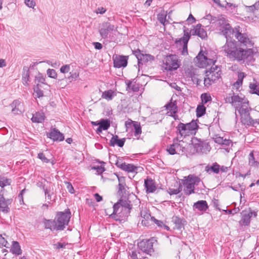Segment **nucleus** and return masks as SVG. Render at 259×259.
<instances>
[{
  "mask_svg": "<svg viewBox=\"0 0 259 259\" xmlns=\"http://www.w3.org/2000/svg\"><path fill=\"white\" fill-rule=\"evenodd\" d=\"M116 159L115 160V164L119 168L121 169V165H123V163H125V162H122L121 159L119 158L116 157Z\"/></svg>",
  "mask_w": 259,
  "mask_h": 259,
  "instance_id": "e2e57ef3",
  "label": "nucleus"
},
{
  "mask_svg": "<svg viewBox=\"0 0 259 259\" xmlns=\"http://www.w3.org/2000/svg\"><path fill=\"white\" fill-rule=\"evenodd\" d=\"M205 170L207 172H213L214 174H219L220 172V165L217 162L213 163L211 166H206Z\"/></svg>",
  "mask_w": 259,
  "mask_h": 259,
  "instance_id": "2f4dec72",
  "label": "nucleus"
},
{
  "mask_svg": "<svg viewBox=\"0 0 259 259\" xmlns=\"http://www.w3.org/2000/svg\"><path fill=\"white\" fill-rule=\"evenodd\" d=\"M38 158L44 162L48 163L49 162V160L46 157L45 155L43 153H39L38 154Z\"/></svg>",
  "mask_w": 259,
  "mask_h": 259,
  "instance_id": "bf43d9fd",
  "label": "nucleus"
},
{
  "mask_svg": "<svg viewBox=\"0 0 259 259\" xmlns=\"http://www.w3.org/2000/svg\"><path fill=\"white\" fill-rule=\"evenodd\" d=\"M197 127L198 125L196 122L193 120L187 124L179 123L177 129L181 137H186L192 135L195 132V131L197 130Z\"/></svg>",
  "mask_w": 259,
  "mask_h": 259,
  "instance_id": "6e6552de",
  "label": "nucleus"
},
{
  "mask_svg": "<svg viewBox=\"0 0 259 259\" xmlns=\"http://www.w3.org/2000/svg\"><path fill=\"white\" fill-rule=\"evenodd\" d=\"M100 126L103 130H107L110 126V121L109 119H101L100 121Z\"/></svg>",
  "mask_w": 259,
  "mask_h": 259,
  "instance_id": "4c0bfd02",
  "label": "nucleus"
},
{
  "mask_svg": "<svg viewBox=\"0 0 259 259\" xmlns=\"http://www.w3.org/2000/svg\"><path fill=\"white\" fill-rule=\"evenodd\" d=\"M225 56L232 61L239 62L251 63L254 61V52L252 49H244L235 40L226 39V42L223 47Z\"/></svg>",
  "mask_w": 259,
  "mask_h": 259,
  "instance_id": "f257e3e1",
  "label": "nucleus"
},
{
  "mask_svg": "<svg viewBox=\"0 0 259 259\" xmlns=\"http://www.w3.org/2000/svg\"><path fill=\"white\" fill-rule=\"evenodd\" d=\"M176 144L175 141L172 144H171L167 146L166 151L168 152L169 154L171 155H174L175 154H177V150L176 148Z\"/></svg>",
  "mask_w": 259,
  "mask_h": 259,
  "instance_id": "c03bdc74",
  "label": "nucleus"
},
{
  "mask_svg": "<svg viewBox=\"0 0 259 259\" xmlns=\"http://www.w3.org/2000/svg\"><path fill=\"white\" fill-rule=\"evenodd\" d=\"M184 36L179 39L176 40V44L177 46H182V54L185 56L188 54V42L190 38V34L189 32L185 29L184 30Z\"/></svg>",
  "mask_w": 259,
  "mask_h": 259,
  "instance_id": "f8f14e48",
  "label": "nucleus"
},
{
  "mask_svg": "<svg viewBox=\"0 0 259 259\" xmlns=\"http://www.w3.org/2000/svg\"><path fill=\"white\" fill-rule=\"evenodd\" d=\"M154 241L155 240L153 238L143 240L138 243V247L142 251L148 254L153 251Z\"/></svg>",
  "mask_w": 259,
  "mask_h": 259,
  "instance_id": "a211bd4d",
  "label": "nucleus"
},
{
  "mask_svg": "<svg viewBox=\"0 0 259 259\" xmlns=\"http://www.w3.org/2000/svg\"><path fill=\"white\" fill-rule=\"evenodd\" d=\"M7 241L5 239L4 237L2 236V235L0 234V246L8 247V246H7Z\"/></svg>",
  "mask_w": 259,
  "mask_h": 259,
  "instance_id": "052dcab7",
  "label": "nucleus"
},
{
  "mask_svg": "<svg viewBox=\"0 0 259 259\" xmlns=\"http://www.w3.org/2000/svg\"><path fill=\"white\" fill-rule=\"evenodd\" d=\"M31 120L33 122L41 123L45 120V115L42 112H37L32 114Z\"/></svg>",
  "mask_w": 259,
  "mask_h": 259,
  "instance_id": "c85d7f7f",
  "label": "nucleus"
},
{
  "mask_svg": "<svg viewBox=\"0 0 259 259\" xmlns=\"http://www.w3.org/2000/svg\"><path fill=\"white\" fill-rule=\"evenodd\" d=\"M193 207L201 211H205L208 208L207 203L205 200H199L194 203Z\"/></svg>",
  "mask_w": 259,
  "mask_h": 259,
  "instance_id": "bb28decb",
  "label": "nucleus"
},
{
  "mask_svg": "<svg viewBox=\"0 0 259 259\" xmlns=\"http://www.w3.org/2000/svg\"><path fill=\"white\" fill-rule=\"evenodd\" d=\"M242 214V218L240 221V223L242 224L248 226L249 225L250 222V218L253 216L254 218H255L257 216V213L255 211H253L249 210V212H247L246 211H243L241 212Z\"/></svg>",
  "mask_w": 259,
  "mask_h": 259,
  "instance_id": "aec40b11",
  "label": "nucleus"
},
{
  "mask_svg": "<svg viewBox=\"0 0 259 259\" xmlns=\"http://www.w3.org/2000/svg\"><path fill=\"white\" fill-rule=\"evenodd\" d=\"M141 215L144 219H153L150 214L148 213L146 210H142L141 211Z\"/></svg>",
  "mask_w": 259,
  "mask_h": 259,
  "instance_id": "6e6d98bb",
  "label": "nucleus"
},
{
  "mask_svg": "<svg viewBox=\"0 0 259 259\" xmlns=\"http://www.w3.org/2000/svg\"><path fill=\"white\" fill-rule=\"evenodd\" d=\"M11 251L16 255H20L22 253V250L19 243L17 241H13Z\"/></svg>",
  "mask_w": 259,
  "mask_h": 259,
  "instance_id": "7c9ffc66",
  "label": "nucleus"
},
{
  "mask_svg": "<svg viewBox=\"0 0 259 259\" xmlns=\"http://www.w3.org/2000/svg\"><path fill=\"white\" fill-rule=\"evenodd\" d=\"M226 102L232 104L236 109H240V107H242L245 104H248L246 99L239 97L238 95H233L232 97H227L226 99Z\"/></svg>",
  "mask_w": 259,
  "mask_h": 259,
  "instance_id": "4468645a",
  "label": "nucleus"
},
{
  "mask_svg": "<svg viewBox=\"0 0 259 259\" xmlns=\"http://www.w3.org/2000/svg\"><path fill=\"white\" fill-rule=\"evenodd\" d=\"M133 53L138 59L139 67L143 63L151 62L154 60V56L150 54H144L139 49L133 51Z\"/></svg>",
  "mask_w": 259,
  "mask_h": 259,
  "instance_id": "2eb2a0df",
  "label": "nucleus"
},
{
  "mask_svg": "<svg viewBox=\"0 0 259 259\" xmlns=\"http://www.w3.org/2000/svg\"><path fill=\"white\" fill-rule=\"evenodd\" d=\"M121 208L122 211H126V213H129L132 208V205L130 204V201L126 199H120L113 206V214L118 213V209Z\"/></svg>",
  "mask_w": 259,
  "mask_h": 259,
  "instance_id": "ddd939ff",
  "label": "nucleus"
},
{
  "mask_svg": "<svg viewBox=\"0 0 259 259\" xmlns=\"http://www.w3.org/2000/svg\"><path fill=\"white\" fill-rule=\"evenodd\" d=\"M41 85L40 84L37 83L36 87L34 88V90L36 94V96L38 98L42 97L44 95L43 91L39 89V87Z\"/></svg>",
  "mask_w": 259,
  "mask_h": 259,
  "instance_id": "49530a36",
  "label": "nucleus"
},
{
  "mask_svg": "<svg viewBox=\"0 0 259 259\" xmlns=\"http://www.w3.org/2000/svg\"><path fill=\"white\" fill-rule=\"evenodd\" d=\"M47 73L49 77L56 78L57 77V73L53 69H48L47 71Z\"/></svg>",
  "mask_w": 259,
  "mask_h": 259,
  "instance_id": "09e8293b",
  "label": "nucleus"
},
{
  "mask_svg": "<svg viewBox=\"0 0 259 259\" xmlns=\"http://www.w3.org/2000/svg\"><path fill=\"white\" fill-rule=\"evenodd\" d=\"M158 20L161 24L164 25L166 20V15L163 14L158 15Z\"/></svg>",
  "mask_w": 259,
  "mask_h": 259,
  "instance_id": "680f3d73",
  "label": "nucleus"
},
{
  "mask_svg": "<svg viewBox=\"0 0 259 259\" xmlns=\"http://www.w3.org/2000/svg\"><path fill=\"white\" fill-rule=\"evenodd\" d=\"M225 56L232 61L239 62L251 63L254 61V52L252 49H244L235 40L226 39V42L223 47Z\"/></svg>",
  "mask_w": 259,
  "mask_h": 259,
  "instance_id": "f03ea898",
  "label": "nucleus"
},
{
  "mask_svg": "<svg viewBox=\"0 0 259 259\" xmlns=\"http://www.w3.org/2000/svg\"><path fill=\"white\" fill-rule=\"evenodd\" d=\"M93 45L94 46L95 48L97 50H101L103 47L102 45L98 42H94Z\"/></svg>",
  "mask_w": 259,
  "mask_h": 259,
  "instance_id": "774afa93",
  "label": "nucleus"
},
{
  "mask_svg": "<svg viewBox=\"0 0 259 259\" xmlns=\"http://www.w3.org/2000/svg\"><path fill=\"white\" fill-rule=\"evenodd\" d=\"M117 31V27L109 22H105L102 24L101 27L99 29L100 34L103 38L106 39L109 38L111 41H113L115 38L113 35L114 32Z\"/></svg>",
  "mask_w": 259,
  "mask_h": 259,
  "instance_id": "423d86ee",
  "label": "nucleus"
},
{
  "mask_svg": "<svg viewBox=\"0 0 259 259\" xmlns=\"http://www.w3.org/2000/svg\"><path fill=\"white\" fill-rule=\"evenodd\" d=\"M217 25L219 27L221 33L225 36L226 39L230 38L234 35L239 42L247 47H251L253 46V42L251 37L246 33H242L239 26L235 27L234 29L227 22L223 17L218 19Z\"/></svg>",
  "mask_w": 259,
  "mask_h": 259,
  "instance_id": "20e7f679",
  "label": "nucleus"
},
{
  "mask_svg": "<svg viewBox=\"0 0 259 259\" xmlns=\"http://www.w3.org/2000/svg\"><path fill=\"white\" fill-rule=\"evenodd\" d=\"M12 107H18L20 108L21 106V102L20 101L16 100H14L13 103L11 104Z\"/></svg>",
  "mask_w": 259,
  "mask_h": 259,
  "instance_id": "0e129e2a",
  "label": "nucleus"
},
{
  "mask_svg": "<svg viewBox=\"0 0 259 259\" xmlns=\"http://www.w3.org/2000/svg\"><path fill=\"white\" fill-rule=\"evenodd\" d=\"M246 11L248 12L255 13L256 11L259 10V2H256L254 4L245 7Z\"/></svg>",
  "mask_w": 259,
  "mask_h": 259,
  "instance_id": "f704fd0d",
  "label": "nucleus"
},
{
  "mask_svg": "<svg viewBox=\"0 0 259 259\" xmlns=\"http://www.w3.org/2000/svg\"><path fill=\"white\" fill-rule=\"evenodd\" d=\"M133 125L134 126V129L133 130H134V136L139 139L138 137L141 135L142 133L141 125L137 123H134Z\"/></svg>",
  "mask_w": 259,
  "mask_h": 259,
  "instance_id": "e433bc0d",
  "label": "nucleus"
},
{
  "mask_svg": "<svg viewBox=\"0 0 259 259\" xmlns=\"http://www.w3.org/2000/svg\"><path fill=\"white\" fill-rule=\"evenodd\" d=\"M211 80L209 79L208 76H207V78H205L204 80V84L205 86L210 85L212 83H213Z\"/></svg>",
  "mask_w": 259,
  "mask_h": 259,
  "instance_id": "338daca9",
  "label": "nucleus"
},
{
  "mask_svg": "<svg viewBox=\"0 0 259 259\" xmlns=\"http://www.w3.org/2000/svg\"><path fill=\"white\" fill-rule=\"evenodd\" d=\"M176 141L177 142L175 141V147L178 154L183 155L186 152V149H187L189 146L191 147V146L189 145L187 143L183 141V140L178 141V140L177 139Z\"/></svg>",
  "mask_w": 259,
  "mask_h": 259,
  "instance_id": "4be33fe9",
  "label": "nucleus"
},
{
  "mask_svg": "<svg viewBox=\"0 0 259 259\" xmlns=\"http://www.w3.org/2000/svg\"><path fill=\"white\" fill-rule=\"evenodd\" d=\"M200 181V179L197 177L189 176L183 182V184L185 186V193L187 195L194 193L195 186L198 185Z\"/></svg>",
  "mask_w": 259,
  "mask_h": 259,
  "instance_id": "1a4fd4ad",
  "label": "nucleus"
},
{
  "mask_svg": "<svg viewBox=\"0 0 259 259\" xmlns=\"http://www.w3.org/2000/svg\"><path fill=\"white\" fill-rule=\"evenodd\" d=\"M202 102L204 104L207 103L211 100L210 96L206 93L202 94L201 96Z\"/></svg>",
  "mask_w": 259,
  "mask_h": 259,
  "instance_id": "de8ad7c7",
  "label": "nucleus"
},
{
  "mask_svg": "<svg viewBox=\"0 0 259 259\" xmlns=\"http://www.w3.org/2000/svg\"><path fill=\"white\" fill-rule=\"evenodd\" d=\"M22 81L24 85H27L28 84V82L29 81V69H27L26 71H25L22 76Z\"/></svg>",
  "mask_w": 259,
  "mask_h": 259,
  "instance_id": "79ce46f5",
  "label": "nucleus"
},
{
  "mask_svg": "<svg viewBox=\"0 0 259 259\" xmlns=\"http://www.w3.org/2000/svg\"><path fill=\"white\" fill-rule=\"evenodd\" d=\"M25 4L28 7L34 9L36 5L34 0H24Z\"/></svg>",
  "mask_w": 259,
  "mask_h": 259,
  "instance_id": "603ef678",
  "label": "nucleus"
},
{
  "mask_svg": "<svg viewBox=\"0 0 259 259\" xmlns=\"http://www.w3.org/2000/svg\"><path fill=\"white\" fill-rule=\"evenodd\" d=\"M11 183V179L7 178L4 176L0 175V187L2 188H3L7 186L10 185Z\"/></svg>",
  "mask_w": 259,
  "mask_h": 259,
  "instance_id": "72a5a7b5",
  "label": "nucleus"
},
{
  "mask_svg": "<svg viewBox=\"0 0 259 259\" xmlns=\"http://www.w3.org/2000/svg\"><path fill=\"white\" fill-rule=\"evenodd\" d=\"M165 107L166 108V109L169 111L170 113L168 115L170 116H173L174 114H176L177 112V106L176 101H171L169 103L165 105Z\"/></svg>",
  "mask_w": 259,
  "mask_h": 259,
  "instance_id": "cd10ccee",
  "label": "nucleus"
},
{
  "mask_svg": "<svg viewBox=\"0 0 259 259\" xmlns=\"http://www.w3.org/2000/svg\"><path fill=\"white\" fill-rule=\"evenodd\" d=\"M70 70V65L68 64L63 65L60 69V72L63 73H68V72H69Z\"/></svg>",
  "mask_w": 259,
  "mask_h": 259,
  "instance_id": "5fc2aeb1",
  "label": "nucleus"
},
{
  "mask_svg": "<svg viewBox=\"0 0 259 259\" xmlns=\"http://www.w3.org/2000/svg\"><path fill=\"white\" fill-rule=\"evenodd\" d=\"M43 189H44V192H45V194L46 195V199H47L50 201H52V194H53V193L51 192L50 190H49L47 189H45L44 187L43 188Z\"/></svg>",
  "mask_w": 259,
  "mask_h": 259,
  "instance_id": "864d4df0",
  "label": "nucleus"
},
{
  "mask_svg": "<svg viewBox=\"0 0 259 259\" xmlns=\"http://www.w3.org/2000/svg\"><path fill=\"white\" fill-rule=\"evenodd\" d=\"M245 77V74L243 72H240L238 75V80L236 81V83L242 84L243 78Z\"/></svg>",
  "mask_w": 259,
  "mask_h": 259,
  "instance_id": "4d7b16f0",
  "label": "nucleus"
},
{
  "mask_svg": "<svg viewBox=\"0 0 259 259\" xmlns=\"http://www.w3.org/2000/svg\"><path fill=\"white\" fill-rule=\"evenodd\" d=\"M12 202V199L6 200L3 195L0 194V209L3 212L7 213L9 211L10 208L8 205L11 204Z\"/></svg>",
  "mask_w": 259,
  "mask_h": 259,
  "instance_id": "5701e85b",
  "label": "nucleus"
},
{
  "mask_svg": "<svg viewBox=\"0 0 259 259\" xmlns=\"http://www.w3.org/2000/svg\"><path fill=\"white\" fill-rule=\"evenodd\" d=\"M48 137L54 141H62L64 139L63 134L56 128L52 130L51 132L49 134Z\"/></svg>",
  "mask_w": 259,
  "mask_h": 259,
  "instance_id": "b1692460",
  "label": "nucleus"
},
{
  "mask_svg": "<svg viewBox=\"0 0 259 259\" xmlns=\"http://www.w3.org/2000/svg\"><path fill=\"white\" fill-rule=\"evenodd\" d=\"M127 85V90H131L134 92H137L140 89V84L138 83H136L135 82H133L132 81H128L126 82Z\"/></svg>",
  "mask_w": 259,
  "mask_h": 259,
  "instance_id": "473e14b6",
  "label": "nucleus"
},
{
  "mask_svg": "<svg viewBox=\"0 0 259 259\" xmlns=\"http://www.w3.org/2000/svg\"><path fill=\"white\" fill-rule=\"evenodd\" d=\"M79 76V73L78 71H76L74 72H70V75L67 78L69 80V82H71L73 80H76Z\"/></svg>",
  "mask_w": 259,
  "mask_h": 259,
  "instance_id": "a18cd8bd",
  "label": "nucleus"
},
{
  "mask_svg": "<svg viewBox=\"0 0 259 259\" xmlns=\"http://www.w3.org/2000/svg\"><path fill=\"white\" fill-rule=\"evenodd\" d=\"M249 88L252 94H255L259 96V84L250 83L249 84Z\"/></svg>",
  "mask_w": 259,
  "mask_h": 259,
  "instance_id": "37998d69",
  "label": "nucleus"
},
{
  "mask_svg": "<svg viewBox=\"0 0 259 259\" xmlns=\"http://www.w3.org/2000/svg\"><path fill=\"white\" fill-rule=\"evenodd\" d=\"M144 185L147 193H153L156 189L154 182L151 179L145 180Z\"/></svg>",
  "mask_w": 259,
  "mask_h": 259,
  "instance_id": "393cba45",
  "label": "nucleus"
},
{
  "mask_svg": "<svg viewBox=\"0 0 259 259\" xmlns=\"http://www.w3.org/2000/svg\"><path fill=\"white\" fill-rule=\"evenodd\" d=\"M195 63L200 68H204L208 65H214L216 60L214 59H208L207 57L200 52L195 58Z\"/></svg>",
  "mask_w": 259,
  "mask_h": 259,
  "instance_id": "9b49d317",
  "label": "nucleus"
},
{
  "mask_svg": "<svg viewBox=\"0 0 259 259\" xmlns=\"http://www.w3.org/2000/svg\"><path fill=\"white\" fill-rule=\"evenodd\" d=\"M71 213L69 209L65 212H59L58 213L56 218L54 220H44V226L46 229H50L51 231L63 230L66 226L68 225Z\"/></svg>",
  "mask_w": 259,
  "mask_h": 259,
  "instance_id": "39448f33",
  "label": "nucleus"
},
{
  "mask_svg": "<svg viewBox=\"0 0 259 259\" xmlns=\"http://www.w3.org/2000/svg\"><path fill=\"white\" fill-rule=\"evenodd\" d=\"M249 164L252 166H257L259 163L255 160V158L253 155V152L252 151L250 153L248 157Z\"/></svg>",
  "mask_w": 259,
  "mask_h": 259,
  "instance_id": "58836bf2",
  "label": "nucleus"
},
{
  "mask_svg": "<svg viewBox=\"0 0 259 259\" xmlns=\"http://www.w3.org/2000/svg\"><path fill=\"white\" fill-rule=\"evenodd\" d=\"M114 96V92L112 90L105 91L102 94V98L109 101L111 100Z\"/></svg>",
  "mask_w": 259,
  "mask_h": 259,
  "instance_id": "c9c22d12",
  "label": "nucleus"
},
{
  "mask_svg": "<svg viewBox=\"0 0 259 259\" xmlns=\"http://www.w3.org/2000/svg\"><path fill=\"white\" fill-rule=\"evenodd\" d=\"M182 190V186L180 184L179 188L177 189L169 188L168 192L170 195L178 194Z\"/></svg>",
  "mask_w": 259,
  "mask_h": 259,
  "instance_id": "8fccbe9b",
  "label": "nucleus"
},
{
  "mask_svg": "<svg viewBox=\"0 0 259 259\" xmlns=\"http://www.w3.org/2000/svg\"><path fill=\"white\" fill-rule=\"evenodd\" d=\"M190 33L193 35H197L202 39L207 37L206 31L202 28V26L200 24L196 25L193 29L191 30Z\"/></svg>",
  "mask_w": 259,
  "mask_h": 259,
  "instance_id": "412c9836",
  "label": "nucleus"
},
{
  "mask_svg": "<svg viewBox=\"0 0 259 259\" xmlns=\"http://www.w3.org/2000/svg\"><path fill=\"white\" fill-rule=\"evenodd\" d=\"M66 185V188L68 190V191L71 194H73L74 193V188L72 185V184L69 183V182H65Z\"/></svg>",
  "mask_w": 259,
  "mask_h": 259,
  "instance_id": "13d9d810",
  "label": "nucleus"
},
{
  "mask_svg": "<svg viewBox=\"0 0 259 259\" xmlns=\"http://www.w3.org/2000/svg\"><path fill=\"white\" fill-rule=\"evenodd\" d=\"M241 116V121L242 124L246 126H255V123L257 122L255 119H252L249 113L251 110L248 107V104H245L238 109Z\"/></svg>",
  "mask_w": 259,
  "mask_h": 259,
  "instance_id": "0eeeda50",
  "label": "nucleus"
},
{
  "mask_svg": "<svg viewBox=\"0 0 259 259\" xmlns=\"http://www.w3.org/2000/svg\"><path fill=\"white\" fill-rule=\"evenodd\" d=\"M172 222L176 225V227L178 229H181L183 228L182 220L178 217H175L172 218Z\"/></svg>",
  "mask_w": 259,
  "mask_h": 259,
  "instance_id": "ea45409f",
  "label": "nucleus"
},
{
  "mask_svg": "<svg viewBox=\"0 0 259 259\" xmlns=\"http://www.w3.org/2000/svg\"><path fill=\"white\" fill-rule=\"evenodd\" d=\"M196 142H193V146L196 152L202 154L207 153L210 150V147L208 144L204 141L196 139Z\"/></svg>",
  "mask_w": 259,
  "mask_h": 259,
  "instance_id": "dca6fc26",
  "label": "nucleus"
},
{
  "mask_svg": "<svg viewBox=\"0 0 259 259\" xmlns=\"http://www.w3.org/2000/svg\"><path fill=\"white\" fill-rule=\"evenodd\" d=\"M125 141V139L124 138L119 139L118 136H113L110 141V145L113 147L117 145L119 147H122L124 144Z\"/></svg>",
  "mask_w": 259,
  "mask_h": 259,
  "instance_id": "a878e982",
  "label": "nucleus"
},
{
  "mask_svg": "<svg viewBox=\"0 0 259 259\" xmlns=\"http://www.w3.org/2000/svg\"><path fill=\"white\" fill-rule=\"evenodd\" d=\"M121 169L127 172H137L138 168V166L134 165L133 164L123 163V165H121Z\"/></svg>",
  "mask_w": 259,
  "mask_h": 259,
  "instance_id": "c756f323",
  "label": "nucleus"
},
{
  "mask_svg": "<svg viewBox=\"0 0 259 259\" xmlns=\"http://www.w3.org/2000/svg\"><path fill=\"white\" fill-rule=\"evenodd\" d=\"M128 56L115 55L113 56L114 66L116 68L125 67L127 64Z\"/></svg>",
  "mask_w": 259,
  "mask_h": 259,
  "instance_id": "6ab92c4d",
  "label": "nucleus"
},
{
  "mask_svg": "<svg viewBox=\"0 0 259 259\" xmlns=\"http://www.w3.org/2000/svg\"><path fill=\"white\" fill-rule=\"evenodd\" d=\"M206 108L203 105H198L196 109L197 116L199 117L205 113Z\"/></svg>",
  "mask_w": 259,
  "mask_h": 259,
  "instance_id": "a19ab883",
  "label": "nucleus"
},
{
  "mask_svg": "<svg viewBox=\"0 0 259 259\" xmlns=\"http://www.w3.org/2000/svg\"><path fill=\"white\" fill-rule=\"evenodd\" d=\"M163 67L165 70L171 71L179 67L178 57L176 55H170L166 56L163 60Z\"/></svg>",
  "mask_w": 259,
  "mask_h": 259,
  "instance_id": "9d476101",
  "label": "nucleus"
},
{
  "mask_svg": "<svg viewBox=\"0 0 259 259\" xmlns=\"http://www.w3.org/2000/svg\"><path fill=\"white\" fill-rule=\"evenodd\" d=\"M206 76H208L209 79L211 80L212 82H215L221 77L222 74L221 68L214 64L209 70L206 71Z\"/></svg>",
  "mask_w": 259,
  "mask_h": 259,
  "instance_id": "f3484780",
  "label": "nucleus"
},
{
  "mask_svg": "<svg viewBox=\"0 0 259 259\" xmlns=\"http://www.w3.org/2000/svg\"><path fill=\"white\" fill-rule=\"evenodd\" d=\"M94 168L97 170V172L98 174H102L103 171H105V168L104 167L102 166H98L97 167H94Z\"/></svg>",
  "mask_w": 259,
  "mask_h": 259,
  "instance_id": "69168bd1",
  "label": "nucleus"
},
{
  "mask_svg": "<svg viewBox=\"0 0 259 259\" xmlns=\"http://www.w3.org/2000/svg\"><path fill=\"white\" fill-rule=\"evenodd\" d=\"M225 56L232 61L239 62L251 63L254 61V52L252 49H244L235 40L226 39V42L223 47Z\"/></svg>",
  "mask_w": 259,
  "mask_h": 259,
  "instance_id": "7ed1b4c3",
  "label": "nucleus"
},
{
  "mask_svg": "<svg viewBox=\"0 0 259 259\" xmlns=\"http://www.w3.org/2000/svg\"><path fill=\"white\" fill-rule=\"evenodd\" d=\"M45 78L42 76L41 74H39L37 76H35V82L37 83H45Z\"/></svg>",
  "mask_w": 259,
  "mask_h": 259,
  "instance_id": "3c124183",
  "label": "nucleus"
}]
</instances>
